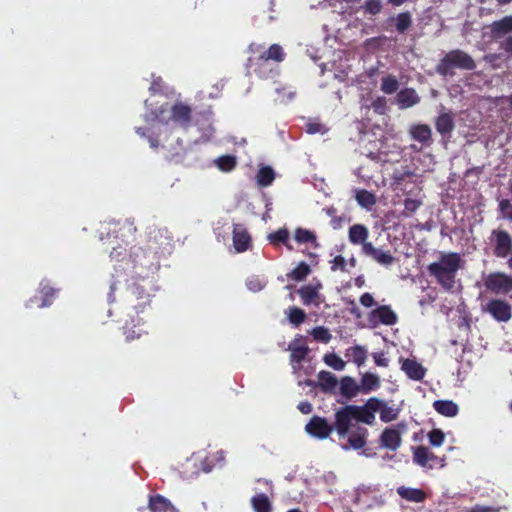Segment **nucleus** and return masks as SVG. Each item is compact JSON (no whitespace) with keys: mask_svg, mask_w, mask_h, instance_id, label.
<instances>
[{"mask_svg":"<svg viewBox=\"0 0 512 512\" xmlns=\"http://www.w3.org/2000/svg\"><path fill=\"white\" fill-rule=\"evenodd\" d=\"M288 350L293 368L300 371V377L305 376L299 381V385L302 386L306 395L316 397L320 392V373H315V367L313 372L308 371L311 357H309L310 349L305 339L302 336L296 337L289 343Z\"/></svg>","mask_w":512,"mask_h":512,"instance_id":"obj_1","label":"nucleus"},{"mask_svg":"<svg viewBox=\"0 0 512 512\" xmlns=\"http://www.w3.org/2000/svg\"><path fill=\"white\" fill-rule=\"evenodd\" d=\"M335 427L342 449L360 450L366 445L367 429L362 420L347 409L343 408L336 413Z\"/></svg>","mask_w":512,"mask_h":512,"instance_id":"obj_2","label":"nucleus"},{"mask_svg":"<svg viewBox=\"0 0 512 512\" xmlns=\"http://www.w3.org/2000/svg\"><path fill=\"white\" fill-rule=\"evenodd\" d=\"M463 263L464 261L458 253L440 252L438 259L428 266V272L444 289L451 290L455 285L457 272L462 268Z\"/></svg>","mask_w":512,"mask_h":512,"instance_id":"obj_3","label":"nucleus"},{"mask_svg":"<svg viewBox=\"0 0 512 512\" xmlns=\"http://www.w3.org/2000/svg\"><path fill=\"white\" fill-rule=\"evenodd\" d=\"M154 116L163 125L173 123L186 130L191 124L192 108L183 102H176L171 106L165 103L155 110Z\"/></svg>","mask_w":512,"mask_h":512,"instance_id":"obj_4","label":"nucleus"},{"mask_svg":"<svg viewBox=\"0 0 512 512\" xmlns=\"http://www.w3.org/2000/svg\"><path fill=\"white\" fill-rule=\"evenodd\" d=\"M383 404L384 401L373 397L363 406L350 405L346 406L345 409L362 420L363 424L372 425L375 421V413L380 412Z\"/></svg>","mask_w":512,"mask_h":512,"instance_id":"obj_5","label":"nucleus"},{"mask_svg":"<svg viewBox=\"0 0 512 512\" xmlns=\"http://www.w3.org/2000/svg\"><path fill=\"white\" fill-rule=\"evenodd\" d=\"M484 285L495 294H508L512 292V276L501 272L490 273L484 278Z\"/></svg>","mask_w":512,"mask_h":512,"instance_id":"obj_6","label":"nucleus"},{"mask_svg":"<svg viewBox=\"0 0 512 512\" xmlns=\"http://www.w3.org/2000/svg\"><path fill=\"white\" fill-rule=\"evenodd\" d=\"M490 241L493 244V252L496 257L506 258L512 249V237L508 232L495 229L491 232Z\"/></svg>","mask_w":512,"mask_h":512,"instance_id":"obj_7","label":"nucleus"},{"mask_svg":"<svg viewBox=\"0 0 512 512\" xmlns=\"http://www.w3.org/2000/svg\"><path fill=\"white\" fill-rule=\"evenodd\" d=\"M285 52L283 48L279 44H272L267 51L262 53L255 62L257 68H255V73L260 77H264L263 68L266 66L268 60H273L275 62H282L285 59Z\"/></svg>","mask_w":512,"mask_h":512,"instance_id":"obj_8","label":"nucleus"},{"mask_svg":"<svg viewBox=\"0 0 512 512\" xmlns=\"http://www.w3.org/2000/svg\"><path fill=\"white\" fill-rule=\"evenodd\" d=\"M483 311L489 313L496 321L507 322L512 317L511 305L501 299L489 301L483 308Z\"/></svg>","mask_w":512,"mask_h":512,"instance_id":"obj_9","label":"nucleus"},{"mask_svg":"<svg viewBox=\"0 0 512 512\" xmlns=\"http://www.w3.org/2000/svg\"><path fill=\"white\" fill-rule=\"evenodd\" d=\"M413 461L423 467L428 469H433L436 464H439L440 467L444 466V459L439 458L434 455L427 447L418 446L414 449L413 452Z\"/></svg>","mask_w":512,"mask_h":512,"instance_id":"obj_10","label":"nucleus"},{"mask_svg":"<svg viewBox=\"0 0 512 512\" xmlns=\"http://www.w3.org/2000/svg\"><path fill=\"white\" fill-rule=\"evenodd\" d=\"M401 370L414 381H421L426 375V368L415 358H400Z\"/></svg>","mask_w":512,"mask_h":512,"instance_id":"obj_11","label":"nucleus"},{"mask_svg":"<svg viewBox=\"0 0 512 512\" xmlns=\"http://www.w3.org/2000/svg\"><path fill=\"white\" fill-rule=\"evenodd\" d=\"M362 253L385 267L391 266L395 261V258L389 251L376 248L372 243L365 244Z\"/></svg>","mask_w":512,"mask_h":512,"instance_id":"obj_12","label":"nucleus"},{"mask_svg":"<svg viewBox=\"0 0 512 512\" xmlns=\"http://www.w3.org/2000/svg\"><path fill=\"white\" fill-rule=\"evenodd\" d=\"M121 301L127 309H131L136 314H139L150 305L151 295L134 296V294L125 291L121 296Z\"/></svg>","mask_w":512,"mask_h":512,"instance_id":"obj_13","label":"nucleus"},{"mask_svg":"<svg viewBox=\"0 0 512 512\" xmlns=\"http://www.w3.org/2000/svg\"><path fill=\"white\" fill-rule=\"evenodd\" d=\"M370 322L374 325H377L379 323L384 325H393L397 322V315L396 313L390 308V306H380L376 309H374L370 313Z\"/></svg>","mask_w":512,"mask_h":512,"instance_id":"obj_14","label":"nucleus"},{"mask_svg":"<svg viewBox=\"0 0 512 512\" xmlns=\"http://www.w3.org/2000/svg\"><path fill=\"white\" fill-rule=\"evenodd\" d=\"M233 246L239 253L247 251L251 246V236L241 224L233 226Z\"/></svg>","mask_w":512,"mask_h":512,"instance_id":"obj_15","label":"nucleus"},{"mask_svg":"<svg viewBox=\"0 0 512 512\" xmlns=\"http://www.w3.org/2000/svg\"><path fill=\"white\" fill-rule=\"evenodd\" d=\"M381 446L395 451L401 445V431L397 427L386 428L380 437Z\"/></svg>","mask_w":512,"mask_h":512,"instance_id":"obj_16","label":"nucleus"},{"mask_svg":"<svg viewBox=\"0 0 512 512\" xmlns=\"http://www.w3.org/2000/svg\"><path fill=\"white\" fill-rule=\"evenodd\" d=\"M369 237V230L363 224H354L349 228L348 239L353 245H361V250L365 244H371L367 239Z\"/></svg>","mask_w":512,"mask_h":512,"instance_id":"obj_17","label":"nucleus"},{"mask_svg":"<svg viewBox=\"0 0 512 512\" xmlns=\"http://www.w3.org/2000/svg\"><path fill=\"white\" fill-rule=\"evenodd\" d=\"M446 61L450 62L451 66H456L462 69H474V60L466 53L456 50L446 55Z\"/></svg>","mask_w":512,"mask_h":512,"instance_id":"obj_18","label":"nucleus"},{"mask_svg":"<svg viewBox=\"0 0 512 512\" xmlns=\"http://www.w3.org/2000/svg\"><path fill=\"white\" fill-rule=\"evenodd\" d=\"M420 101V97L416 93V91L412 88H406L398 92L396 96V103L400 109H407Z\"/></svg>","mask_w":512,"mask_h":512,"instance_id":"obj_19","label":"nucleus"},{"mask_svg":"<svg viewBox=\"0 0 512 512\" xmlns=\"http://www.w3.org/2000/svg\"><path fill=\"white\" fill-rule=\"evenodd\" d=\"M148 507L151 512H179L168 499L159 494L150 497Z\"/></svg>","mask_w":512,"mask_h":512,"instance_id":"obj_20","label":"nucleus"},{"mask_svg":"<svg viewBox=\"0 0 512 512\" xmlns=\"http://www.w3.org/2000/svg\"><path fill=\"white\" fill-rule=\"evenodd\" d=\"M380 378L378 375L374 373H364L361 376L360 380V393L368 394L373 391H376L380 387Z\"/></svg>","mask_w":512,"mask_h":512,"instance_id":"obj_21","label":"nucleus"},{"mask_svg":"<svg viewBox=\"0 0 512 512\" xmlns=\"http://www.w3.org/2000/svg\"><path fill=\"white\" fill-rule=\"evenodd\" d=\"M411 138L422 144H427L431 140V128L425 124L412 125L409 129Z\"/></svg>","mask_w":512,"mask_h":512,"instance_id":"obj_22","label":"nucleus"},{"mask_svg":"<svg viewBox=\"0 0 512 512\" xmlns=\"http://www.w3.org/2000/svg\"><path fill=\"white\" fill-rule=\"evenodd\" d=\"M141 321L142 319H137V323H135L134 319H132L131 322L126 321L123 326V334L125 335L127 342L139 339L143 334L147 333L139 327Z\"/></svg>","mask_w":512,"mask_h":512,"instance_id":"obj_23","label":"nucleus"},{"mask_svg":"<svg viewBox=\"0 0 512 512\" xmlns=\"http://www.w3.org/2000/svg\"><path fill=\"white\" fill-rule=\"evenodd\" d=\"M434 409L446 417H454L458 414V406L451 400H437L433 403Z\"/></svg>","mask_w":512,"mask_h":512,"instance_id":"obj_24","label":"nucleus"},{"mask_svg":"<svg viewBox=\"0 0 512 512\" xmlns=\"http://www.w3.org/2000/svg\"><path fill=\"white\" fill-rule=\"evenodd\" d=\"M148 281L144 278H132L126 287V292L134 294V296L151 295L146 288Z\"/></svg>","mask_w":512,"mask_h":512,"instance_id":"obj_25","label":"nucleus"},{"mask_svg":"<svg viewBox=\"0 0 512 512\" xmlns=\"http://www.w3.org/2000/svg\"><path fill=\"white\" fill-rule=\"evenodd\" d=\"M367 349L360 345H355L347 349L346 356L358 367L364 365L367 359Z\"/></svg>","mask_w":512,"mask_h":512,"instance_id":"obj_26","label":"nucleus"},{"mask_svg":"<svg viewBox=\"0 0 512 512\" xmlns=\"http://www.w3.org/2000/svg\"><path fill=\"white\" fill-rule=\"evenodd\" d=\"M163 147L169 151L171 160L176 162H179L187 153V147L179 137L176 139V144H163Z\"/></svg>","mask_w":512,"mask_h":512,"instance_id":"obj_27","label":"nucleus"},{"mask_svg":"<svg viewBox=\"0 0 512 512\" xmlns=\"http://www.w3.org/2000/svg\"><path fill=\"white\" fill-rule=\"evenodd\" d=\"M512 31V16H506L491 24V32L494 37H499Z\"/></svg>","mask_w":512,"mask_h":512,"instance_id":"obj_28","label":"nucleus"},{"mask_svg":"<svg viewBox=\"0 0 512 512\" xmlns=\"http://www.w3.org/2000/svg\"><path fill=\"white\" fill-rule=\"evenodd\" d=\"M318 288L319 285H304L298 290L303 304L309 305L316 302L319 297Z\"/></svg>","mask_w":512,"mask_h":512,"instance_id":"obj_29","label":"nucleus"},{"mask_svg":"<svg viewBox=\"0 0 512 512\" xmlns=\"http://www.w3.org/2000/svg\"><path fill=\"white\" fill-rule=\"evenodd\" d=\"M355 199L366 210H370L376 204V196L364 189L355 190Z\"/></svg>","mask_w":512,"mask_h":512,"instance_id":"obj_30","label":"nucleus"},{"mask_svg":"<svg viewBox=\"0 0 512 512\" xmlns=\"http://www.w3.org/2000/svg\"><path fill=\"white\" fill-rule=\"evenodd\" d=\"M397 492L402 498L416 503L424 501L426 497L422 490L415 488H407L402 486L397 489Z\"/></svg>","mask_w":512,"mask_h":512,"instance_id":"obj_31","label":"nucleus"},{"mask_svg":"<svg viewBox=\"0 0 512 512\" xmlns=\"http://www.w3.org/2000/svg\"><path fill=\"white\" fill-rule=\"evenodd\" d=\"M251 504L255 512H271L272 504L268 496L264 493L252 497Z\"/></svg>","mask_w":512,"mask_h":512,"instance_id":"obj_32","label":"nucleus"},{"mask_svg":"<svg viewBox=\"0 0 512 512\" xmlns=\"http://www.w3.org/2000/svg\"><path fill=\"white\" fill-rule=\"evenodd\" d=\"M340 389L344 396L354 397L360 393V385L351 377H344L340 382Z\"/></svg>","mask_w":512,"mask_h":512,"instance_id":"obj_33","label":"nucleus"},{"mask_svg":"<svg viewBox=\"0 0 512 512\" xmlns=\"http://www.w3.org/2000/svg\"><path fill=\"white\" fill-rule=\"evenodd\" d=\"M454 128V120L451 114L442 113L436 120V129L441 134L450 133Z\"/></svg>","mask_w":512,"mask_h":512,"instance_id":"obj_34","label":"nucleus"},{"mask_svg":"<svg viewBox=\"0 0 512 512\" xmlns=\"http://www.w3.org/2000/svg\"><path fill=\"white\" fill-rule=\"evenodd\" d=\"M274 179H275L274 170L269 166L260 168L256 175L257 183L261 187L270 186L272 184V182L274 181Z\"/></svg>","mask_w":512,"mask_h":512,"instance_id":"obj_35","label":"nucleus"},{"mask_svg":"<svg viewBox=\"0 0 512 512\" xmlns=\"http://www.w3.org/2000/svg\"><path fill=\"white\" fill-rule=\"evenodd\" d=\"M310 273V266L305 262H300L291 272L287 274V278L295 281H303Z\"/></svg>","mask_w":512,"mask_h":512,"instance_id":"obj_36","label":"nucleus"},{"mask_svg":"<svg viewBox=\"0 0 512 512\" xmlns=\"http://www.w3.org/2000/svg\"><path fill=\"white\" fill-rule=\"evenodd\" d=\"M326 215L330 218L329 225L334 230L341 229L346 222L344 214H338L334 207H329L326 210Z\"/></svg>","mask_w":512,"mask_h":512,"instance_id":"obj_37","label":"nucleus"},{"mask_svg":"<svg viewBox=\"0 0 512 512\" xmlns=\"http://www.w3.org/2000/svg\"><path fill=\"white\" fill-rule=\"evenodd\" d=\"M286 313L290 324L295 327L300 326L306 319L305 312L296 306L289 307Z\"/></svg>","mask_w":512,"mask_h":512,"instance_id":"obj_38","label":"nucleus"},{"mask_svg":"<svg viewBox=\"0 0 512 512\" xmlns=\"http://www.w3.org/2000/svg\"><path fill=\"white\" fill-rule=\"evenodd\" d=\"M404 210L401 215L403 217H411L423 204L421 199L406 198L403 202Z\"/></svg>","mask_w":512,"mask_h":512,"instance_id":"obj_39","label":"nucleus"},{"mask_svg":"<svg viewBox=\"0 0 512 512\" xmlns=\"http://www.w3.org/2000/svg\"><path fill=\"white\" fill-rule=\"evenodd\" d=\"M57 290L49 285H42L40 293L42 294V301L38 305L39 307H47L52 304L53 299L56 296Z\"/></svg>","mask_w":512,"mask_h":512,"instance_id":"obj_40","label":"nucleus"},{"mask_svg":"<svg viewBox=\"0 0 512 512\" xmlns=\"http://www.w3.org/2000/svg\"><path fill=\"white\" fill-rule=\"evenodd\" d=\"M236 158L231 155L220 156L216 160L217 167L224 172H229L236 167Z\"/></svg>","mask_w":512,"mask_h":512,"instance_id":"obj_41","label":"nucleus"},{"mask_svg":"<svg viewBox=\"0 0 512 512\" xmlns=\"http://www.w3.org/2000/svg\"><path fill=\"white\" fill-rule=\"evenodd\" d=\"M295 240L300 244L312 243L316 244V235L309 230L297 228L295 231Z\"/></svg>","mask_w":512,"mask_h":512,"instance_id":"obj_42","label":"nucleus"},{"mask_svg":"<svg viewBox=\"0 0 512 512\" xmlns=\"http://www.w3.org/2000/svg\"><path fill=\"white\" fill-rule=\"evenodd\" d=\"M380 419L383 422H390L395 420L398 417L399 410L397 408L388 406L386 402H384L380 412Z\"/></svg>","mask_w":512,"mask_h":512,"instance_id":"obj_43","label":"nucleus"},{"mask_svg":"<svg viewBox=\"0 0 512 512\" xmlns=\"http://www.w3.org/2000/svg\"><path fill=\"white\" fill-rule=\"evenodd\" d=\"M398 89V81L394 76L388 75L382 79L381 90L386 94H392Z\"/></svg>","mask_w":512,"mask_h":512,"instance_id":"obj_44","label":"nucleus"},{"mask_svg":"<svg viewBox=\"0 0 512 512\" xmlns=\"http://www.w3.org/2000/svg\"><path fill=\"white\" fill-rule=\"evenodd\" d=\"M305 430L308 434L320 438V416L314 415L306 424Z\"/></svg>","mask_w":512,"mask_h":512,"instance_id":"obj_45","label":"nucleus"},{"mask_svg":"<svg viewBox=\"0 0 512 512\" xmlns=\"http://www.w3.org/2000/svg\"><path fill=\"white\" fill-rule=\"evenodd\" d=\"M325 363L337 371L345 368V362L336 354H326L324 356Z\"/></svg>","mask_w":512,"mask_h":512,"instance_id":"obj_46","label":"nucleus"},{"mask_svg":"<svg viewBox=\"0 0 512 512\" xmlns=\"http://www.w3.org/2000/svg\"><path fill=\"white\" fill-rule=\"evenodd\" d=\"M269 239H270L271 243H274V244L282 243V244L288 246L287 242L289 240V232L285 228L278 229L276 232L269 235Z\"/></svg>","mask_w":512,"mask_h":512,"instance_id":"obj_47","label":"nucleus"},{"mask_svg":"<svg viewBox=\"0 0 512 512\" xmlns=\"http://www.w3.org/2000/svg\"><path fill=\"white\" fill-rule=\"evenodd\" d=\"M428 438L431 445L439 447L443 444L445 435L441 430L433 429L432 431L429 432Z\"/></svg>","mask_w":512,"mask_h":512,"instance_id":"obj_48","label":"nucleus"},{"mask_svg":"<svg viewBox=\"0 0 512 512\" xmlns=\"http://www.w3.org/2000/svg\"><path fill=\"white\" fill-rule=\"evenodd\" d=\"M336 385V377L329 372L322 371V390H332Z\"/></svg>","mask_w":512,"mask_h":512,"instance_id":"obj_49","label":"nucleus"},{"mask_svg":"<svg viewBox=\"0 0 512 512\" xmlns=\"http://www.w3.org/2000/svg\"><path fill=\"white\" fill-rule=\"evenodd\" d=\"M411 24V17L408 13H401L396 19V28L399 32H404Z\"/></svg>","mask_w":512,"mask_h":512,"instance_id":"obj_50","label":"nucleus"},{"mask_svg":"<svg viewBox=\"0 0 512 512\" xmlns=\"http://www.w3.org/2000/svg\"><path fill=\"white\" fill-rule=\"evenodd\" d=\"M374 111L378 114H384L387 109V102L384 97H378L372 103Z\"/></svg>","mask_w":512,"mask_h":512,"instance_id":"obj_51","label":"nucleus"},{"mask_svg":"<svg viewBox=\"0 0 512 512\" xmlns=\"http://www.w3.org/2000/svg\"><path fill=\"white\" fill-rule=\"evenodd\" d=\"M382 5L379 0H367L365 3V9L371 14H377L381 11Z\"/></svg>","mask_w":512,"mask_h":512,"instance_id":"obj_52","label":"nucleus"},{"mask_svg":"<svg viewBox=\"0 0 512 512\" xmlns=\"http://www.w3.org/2000/svg\"><path fill=\"white\" fill-rule=\"evenodd\" d=\"M372 357L374 362L379 367H387L389 365V358L386 356L384 352L373 353Z\"/></svg>","mask_w":512,"mask_h":512,"instance_id":"obj_53","label":"nucleus"},{"mask_svg":"<svg viewBox=\"0 0 512 512\" xmlns=\"http://www.w3.org/2000/svg\"><path fill=\"white\" fill-rule=\"evenodd\" d=\"M331 269L333 271L341 270L344 271L346 269L347 262L342 256H336L331 262Z\"/></svg>","mask_w":512,"mask_h":512,"instance_id":"obj_54","label":"nucleus"},{"mask_svg":"<svg viewBox=\"0 0 512 512\" xmlns=\"http://www.w3.org/2000/svg\"><path fill=\"white\" fill-rule=\"evenodd\" d=\"M499 508L484 505H475L474 507L467 509L466 512H498Z\"/></svg>","mask_w":512,"mask_h":512,"instance_id":"obj_55","label":"nucleus"},{"mask_svg":"<svg viewBox=\"0 0 512 512\" xmlns=\"http://www.w3.org/2000/svg\"><path fill=\"white\" fill-rule=\"evenodd\" d=\"M499 208H500L501 212L505 214L506 217H507V215L512 214V204H511L510 200H507V199L501 200L499 202Z\"/></svg>","mask_w":512,"mask_h":512,"instance_id":"obj_56","label":"nucleus"},{"mask_svg":"<svg viewBox=\"0 0 512 512\" xmlns=\"http://www.w3.org/2000/svg\"><path fill=\"white\" fill-rule=\"evenodd\" d=\"M360 303L367 308L372 307L375 304L374 298L370 293H364L360 297Z\"/></svg>","mask_w":512,"mask_h":512,"instance_id":"obj_57","label":"nucleus"},{"mask_svg":"<svg viewBox=\"0 0 512 512\" xmlns=\"http://www.w3.org/2000/svg\"><path fill=\"white\" fill-rule=\"evenodd\" d=\"M247 286L253 292L260 291L264 287V285L261 283V281L257 278L249 280L247 282Z\"/></svg>","mask_w":512,"mask_h":512,"instance_id":"obj_58","label":"nucleus"},{"mask_svg":"<svg viewBox=\"0 0 512 512\" xmlns=\"http://www.w3.org/2000/svg\"><path fill=\"white\" fill-rule=\"evenodd\" d=\"M297 408L302 414H309L312 412V405L307 401L300 402Z\"/></svg>","mask_w":512,"mask_h":512,"instance_id":"obj_59","label":"nucleus"},{"mask_svg":"<svg viewBox=\"0 0 512 512\" xmlns=\"http://www.w3.org/2000/svg\"><path fill=\"white\" fill-rule=\"evenodd\" d=\"M451 67L450 62L446 61V57L442 60L441 64L438 66L437 71L443 75L448 73L449 68Z\"/></svg>","mask_w":512,"mask_h":512,"instance_id":"obj_60","label":"nucleus"},{"mask_svg":"<svg viewBox=\"0 0 512 512\" xmlns=\"http://www.w3.org/2000/svg\"><path fill=\"white\" fill-rule=\"evenodd\" d=\"M320 131V123H308L306 125V132L308 134H315Z\"/></svg>","mask_w":512,"mask_h":512,"instance_id":"obj_61","label":"nucleus"},{"mask_svg":"<svg viewBox=\"0 0 512 512\" xmlns=\"http://www.w3.org/2000/svg\"><path fill=\"white\" fill-rule=\"evenodd\" d=\"M330 432H331V428H330L329 424L327 423V421L325 419L322 418V432H321L322 439L327 438L329 436Z\"/></svg>","mask_w":512,"mask_h":512,"instance_id":"obj_62","label":"nucleus"},{"mask_svg":"<svg viewBox=\"0 0 512 512\" xmlns=\"http://www.w3.org/2000/svg\"><path fill=\"white\" fill-rule=\"evenodd\" d=\"M311 335L316 341H320V326H316L312 329Z\"/></svg>","mask_w":512,"mask_h":512,"instance_id":"obj_63","label":"nucleus"},{"mask_svg":"<svg viewBox=\"0 0 512 512\" xmlns=\"http://www.w3.org/2000/svg\"><path fill=\"white\" fill-rule=\"evenodd\" d=\"M505 50L512 55V37H509L505 42Z\"/></svg>","mask_w":512,"mask_h":512,"instance_id":"obj_64","label":"nucleus"}]
</instances>
